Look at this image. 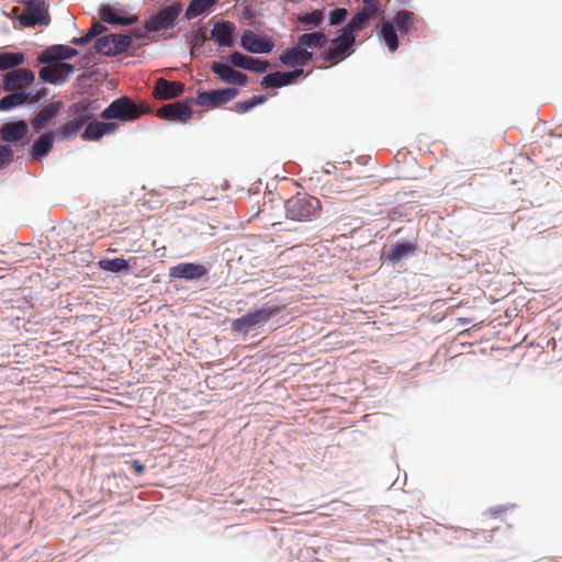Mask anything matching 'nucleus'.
I'll list each match as a JSON object with an SVG mask.
<instances>
[{
    "label": "nucleus",
    "instance_id": "nucleus-40",
    "mask_svg": "<svg viewBox=\"0 0 562 562\" xmlns=\"http://www.w3.org/2000/svg\"><path fill=\"white\" fill-rule=\"evenodd\" d=\"M279 70L277 71H272V72H269V74H266L261 80H260V85L265 88V89H270V88H273V89H279L280 88V81H279Z\"/></svg>",
    "mask_w": 562,
    "mask_h": 562
},
{
    "label": "nucleus",
    "instance_id": "nucleus-22",
    "mask_svg": "<svg viewBox=\"0 0 562 562\" xmlns=\"http://www.w3.org/2000/svg\"><path fill=\"white\" fill-rule=\"evenodd\" d=\"M119 124L109 120L98 121L95 117L88 120L81 128V137L85 140L95 142L103 136L113 134Z\"/></svg>",
    "mask_w": 562,
    "mask_h": 562
},
{
    "label": "nucleus",
    "instance_id": "nucleus-31",
    "mask_svg": "<svg viewBox=\"0 0 562 562\" xmlns=\"http://www.w3.org/2000/svg\"><path fill=\"white\" fill-rule=\"evenodd\" d=\"M376 36L384 44L390 53H395L400 47L398 34L393 30L391 24L376 26Z\"/></svg>",
    "mask_w": 562,
    "mask_h": 562
},
{
    "label": "nucleus",
    "instance_id": "nucleus-16",
    "mask_svg": "<svg viewBox=\"0 0 562 562\" xmlns=\"http://www.w3.org/2000/svg\"><path fill=\"white\" fill-rule=\"evenodd\" d=\"M98 13L104 23L112 25L131 26L138 21L137 15L128 14L119 3H102Z\"/></svg>",
    "mask_w": 562,
    "mask_h": 562
},
{
    "label": "nucleus",
    "instance_id": "nucleus-49",
    "mask_svg": "<svg viewBox=\"0 0 562 562\" xmlns=\"http://www.w3.org/2000/svg\"><path fill=\"white\" fill-rule=\"evenodd\" d=\"M81 59L85 64H89L91 61V57L89 54H85L81 56Z\"/></svg>",
    "mask_w": 562,
    "mask_h": 562
},
{
    "label": "nucleus",
    "instance_id": "nucleus-15",
    "mask_svg": "<svg viewBox=\"0 0 562 562\" xmlns=\"http://www.w3.org/2000/svg\"><path fill=\"white\" fill-rule=\"evenodd\" d=\"M193 98L188 97L182 101L162 105L158 109V115L172 123H187L193 116Z\"/></svg>",
    "mask_w": 562,
    "mask_h": 562
},
{
    "label": "nucleus",
    "instance_id": "nucleus-29",
    "mask_svg": "<svg viewBox=\"0 0 562 562\" xmlns=\"http://www.w3.org/2000/svg\"><path fill=\"white\" fill-rule=\"evenodd\" d=\"M333 48L325 49L322 53V58L325 61L338 63L349 57L356 49L355 44L347 42H336Z\"/></svg>",
    "mask_w": 562,
    "mask_h": 562
},
{
    "label": "nucleus",
    "instance_id": "nucleus-25",
    "mask_svg": "<svg viewBox=\"0 0 562 562\" xmlns=\"http://www.w3.org/2000/svg\"><path fill=\"white\" fill-rule=\"evenodd\" d=\"M177 21H172L166 12L158 9L157 13L146 19L142 25L144 32L156 33L160 31L173 30Z\"/></svg>",
    "mask_w": 562,
    "mask_h": 562
},
{
    "label": "nucleus",
    "instance_id": "nucleus-9",
    "mask_svg": "<svg viewBox=\"0 0 562 562\" xmlns=\"http://www.w3.org/2000/svg\"><path fill=\"white\" fill-rule=\"evenodd\" d=\"M133 37L124 33H110L98 37L93 43V50L102 56H117L128 49Z\"/></svg>",
    "mask_w": 562,
    "mask_h": 562
},
{
    "label": "nucleus",
    "instance_id": "nucleus-4",
    "mask_svg": "<svg viewBox=\"0 0 562 562\" xmlns=\"http://www.w3.org/2000/svg\"><path fill=\"white\" fill-rule=\"evenodd\" d=\"M79 55V50L67 44H53L46 46L37 54L36 63L43 66L38 70V78L42 82L43 71H48V76H56L65 61Z\"/></svg>",
    "mask_w": 562,
    "mask_h": 562
},
{
    "label": "nucleus",
    "instance_id": "nucleus-12",
    "mask_svg": "<svg viewBox=\"0 0 562 562\" xmlns=\"http://www.w3.org/2000/svg\"><path fill=\"white\" fill-rule=\"evenodd\" d=\"M64 106L65 104L60 100L52 101L41 106L40 111L30 119L31 126L34 128V132L38 133L42 130L53 131Z\"/></svg>",
    "mask_w": 562,
    "mask_h": 562
},
{
    "label": "nucleus",
    "instance_id": "nucleus-35",
    "mask_svg": "<svg viewBox=\"0 0 562 562\" xmlns=\"http://www.w3.org/2000/svg\"><path fill=\"white\" fill-rule=\"evenodd\" d=\"M325 21V10L324 9H312L310 11H306L302 14L300 19V23L305 29H313V27H323Z\"/></svg>",
    "mask_w": 562,
    "mask_h": 562
},
{
    "label": "nucleus",
    "instance_id": "nucleus-47",
    "mask_svg": "<svg viewBox=\"0 0 562 562\" xmlns=\"http://www.w3.org/2000/svg\"><path fill=\"white\" fill-rule=\"evenodd\" d=\"M506 508H507L506 506L499 505V506L491 508L490 512L492 514H499V513H503L504 510H506Z\"/></svg>",
    "mask_w": 562,
    "mask_h": 562
},
{
    "label": "nucleus",
    "instance_id": "nucleus-48",
    "mask_svg": "<svg viewBox=\"0 0 562 562\" xmlns=\"http://www.w3.org/2000/svg\"><path fill=\"white\" fill-rule=\"evenodd\" d=\"M460 324L462 325H469L471 323V319L470 318H467V317H461L458 319Z\"/></svg>",
    "mask_w": 562,
    "mask_h": 562
},
{
    "label": "nucleus",
    "instance_id": "nucleus-6",
    "mask_svg": "<svg viewBox=\"0 0 562 562\" xmlns=\"http://www.w3.org/2000/svg\"><path fill=\"white\" fill-rule=\"evenodd\" d=\"M210 265L199 261H181L169 268L168 282L205 283L209 280Z\"/></svg>",
    "mask_w": 562,
    "mask_h": 562
},
{
    "label": "nucleus",
    "instance_id": "nucleus-41",
    "mask_svg": "<svg viewBox=\"0 0 562 562\" xmlns=\"http://www.w3.org/2000/svg\"><path fill=\"white\" fill-rule=\"evenodd\" d=\"M108 31V27L101 22H94L89 29L85 31L88 40L92 42L98 37L102 36L104 32Z\"/></svg>",
    "mask_w": 562,
    "mask_h": 562
},
{
    "label": "nucleus",
    "instance_id": "nucleus-34",
    "mask_svg": "<svg viewBox=\"0 0 562 562\" xmlns=\"http://www.w3.org/2000/svg\"><path fill=\"white\" fill-rule=\"evenodd\" d=\"M304 45L313 50L314 48H324L331 40L323 31L306 32L299 35Z\"/></svg>",
    "mask_w": 562,
    "mask_h": 562
},
{
    "label": "nucleus",
    "instance_id": "nucleus-11",
    "mask_svg": "<svg viewBox=\"0 0 562 562\" xmlns=\"http://www.w3.org/2000/svg\"><path fill=\"white\" fill-rule=\"evenodd\" d=\"M420 251L417 239L400 238L390 245L383 262L390 267H397L404 260L417 256Z\"/></svg>",
    "mask_w": 562,
    "mask_h": 562
},
{
    "label": "nucleus",
    "instance_id": "nucleus-13",
    "mask_svg": "<svg viewBox=\"0 0 562 562\" xmlns=\"http://www.w3.org/2000/svg\"><path fill=\"white\" fill-rule=\"evenodd\" d=\"M31 128L30 120L12 119L0 126V137L4 143L24 148Z\"/></svg>",
    "mask_w": 562,
    "mask_h": 562
},
{
    "label": "nucleus",
    "instance_id": "nucleus-46",
    "mask_svg": "<svg viewBox=\"0 0 562 562\" xmlns=\"http://www.w3.org/2000/svg\"><path fill=\"white\" fill-rule=\"evenodd\" d=\"M90 43V41L88 40L86 33L83 32V34L81 36H78V37H72L70 40V44L71 46L75 45V46H86Z\"/></svg>",
    "mask_w": 562,
    "mask_h": 562
},
{
    "label": "nucleus",
    "instance_id": "nucleus-50",
    "mask_svg": "<svg viewBox=\"0 0 562 562\" xmlns=\"http://www.w3.org/2000/svg\"><path fill=\"white\" fill-rule=\"evenodd\" d=\"M549 345H551L553 348H555L557 347V339L555 338H551L549 340Z\"/></svg>",
    "mask_w": 562,
    "mask_h": 562
},
{
    "label": "nucleus",
    "instance_id": "nucleus-33",
    "mask_svg": "<svg viewBox=\"0 0 562 562\" xmlns=\"http://www.w3.org/2000/svg\"><path fill=\"white\" fill-rule=\"evenodd\" d=\"M220 0H191L184 12V19L190 21L209 12Z\"/></svg>",
    "mask_w": 562,
    "mask_h": 562
},
{
    "label": "nucleus",
    "instance_id": "nucleus-44",
    "mask_svg": "<svg viewBox=\"0 0 562 562\" xmlns=\"http://www.w3.org/2000/svg\"><path fill=\"white\" fill-rule=\"evenodd\" d=\"M12 161L11 149L4 145H0V170L8 167Z\"/></svg>",
    "mask_w": 562,
    "mask_h": 562
},
{
    "label": "nucleus",
    "instance_id": "nucleus-7",
    "mask_svg": "<svg viewBox=\"0 0 562 562\" xmlns=\"http://www.w3.org/2000/svg\"><path fill=\"white\" fill-rule=\"evenodd\" d=\"M142 114L143 110L126 95L114 99L101 112L104 120H117L121 123L133 122Z\"/></svg>",
    "mask_w": 562,
    "mask_h": 562
},
{
    "label": "nucleus",
    "instance_id": "nucleus-43",
    "mask_svg": "<svg viewBox=\"0 0 562 562\" xmlns=\"http://www.w3.org/2000/svg\"><path fill=\"white\" fill-rule=\"evenodd\" d=\"M30 92H31V95H30V98H27L29 105H35L48 95L49 90L45 87H42L35 91H30Z\"/></svg>",
    "mask_w": 562,
    "mask_h": 562
},
{
    "label": "nucleus",
    "instance_id": "nucleus-18",
    "mask_svg": "<svg viewBox=\"0 0 562 562\" xmlns=\"http://www.w3.org/2000/svg\"><path fill=\"white\" fill-rule=\"evenodd\" d=\"M210 36L217 46L232 48L238 40L237 27L233 22L220 19L211 29Z\"/></svg>",
    "mask_w": 562,
    "mask_h": 562
},
{
    "label": "nucleus",
    "instance_id": "nucleus-3",
    "mask_svg": "<svg viewBox=\"0 0 562 562\" xmlns=\"http://www.w3.org/2000/svg\"><path fill=\"white\" fill-rule=\"evenodd\" d=\"M285 217L294 222H310L319 216L321 201L306 192H297L283 201Z\"/></svg>",
    "mask_w": 562,
    "mask_h": 562
},
{
    "label": "nucleus",
    "instance_id": "nucleus-26",
    "mask_svg": "<svg viewBox=\"0 0 562 562\" xmlns=\"http://www.w3.org/2000/svg\"><path fill=\"white\" fill-rule=\"evenodd\" d=\"M386 24H391L397 34L408 35L415 27L414 13L408 10H397Z\"/></svg>",
    "mask_w": 562,
    "mask_h": 562
},
{
    "label": "nucleus",
    "instance_id": "nucleus-20",
    "mask_svg": "<svg viewBox=\"0 0 562 562\" xmlns=\"http://www.w3.org/2000/svg\"><path fill=\"white\" fill-rule=\"evenodd\" d=\"M137 257H103L98 261V267L104 272H111L120 277L132 274L137 266Z\"/></svg>",
    "mask_w": 562,
    "mask_h": 562
},
{
    "label": "nucleus",
    "instance_id": "nucleus-32",
    "mask_svg": "<svg viewBox=\"0 0 562 562\" xmlns=\"http://www.w3.org/2000/svg\"><path fill=\"white\" fill-rule=\"evenodd\" d=\"M25 61V55L21 50L0 49V71H12Z\"/></svg>",
    "mask_w": 562,
    "mask_h": 562
},
{
    "label": "nucleus",
    "instance_id": "nucleus-5",
    "mask_svg": "<svg viewBox=\"0 0 562 562\" xmlns=\"http://www.w3.org/2000/svg\"><path fill=\"white\" fill-rule=\"evenodd\" d=\"M100 108V100L90 98H81L68 106L65 123L70 130H72V135H75V137L88 120L95 117V112Z\"/></svg>",
    "mask_w": 562,
    "mask_h": 562
},
{
    "label": "nucleus",
    "instance_id": "nucleus-1",
    "mask_svg": "<svg viewBox=\"0 0 562 562\" xmlns=\"http://www.w3.org/2000/svg\"><path fill=\"white\" fill-rule=\"evenodd\" d=\"M286 305L278 299L269 300L260 306L249 308L240 317L232 321L231 329L239 335H248L250 331L265 326L270 319L280 315Z\"/></svg>",
    "mask_w": 562,
    "mask_h": 562
},
{
    "label": "nucleus",
    "instance_id": "nucleus-24",
    "mask_svg": "<svg viewBox=\"0 0 562 562\" xmlns=\"http://www.w3.org/2000/svg\"><path fill=\"white\" fill-rule=\"evenodd\" d=\"M35 81V72L29 68H15L3 77L4 89L11 91L15 88L31 86Z\"/></svg>",
    "mask_w": 562,
    "mask_h": 562
},
{
    "label": "nucleus",
    "instance_id": "nucleus-45",
    "mask_svg": "<svg viewBox=\"0 0 562 562\" xmlns=\"http://www.w3.org/2000/svg\"><path fill=\"white\" fill-rule=\"evenodd\" d=\"M125 464H128L137 476H142L145 471V464L138 459L126 460Z\"/></svg>",
    "mask_w": 562,
    "mask_h": 562
},
{
    "label": "nucleus",
    "instance_id": "nucleus-27",
    "mask_svg": "<svg viewBox=\"0 0 562 562\" xmlns=\"http://www.w3.org/2000/svg\"><path fill=\"white\" fill-rule=\"evenodd\" d=\"M184 91V86L180 81H169L159 78L156 83L155 93L158 99L169 100L181 95Z\"/></svg>",
    "mask_w": 562,
    "mask_h": 562
},
{
    "label": "nucleus",
    "instance_id": "nucleus-17",
    "mask_svg": "<svg viewBox=\"0 0 562 562\" xmlns=\"http://www.w3.org/2000/svg\"><path fill=\"white\" fill-rule=\"evenodd\" d=\"M240 46L250 54L262 55L270 54L274 48V43L267 35H259L250 29L240 33Z\"/></svg>",
    "mask_w": 562,
    "mask_h": 562
},
{
    "label": "nucleus",
    "instance_id": "nucleus-28",
    "mask_svg": "<svg viewBox=\"0 0 562 562\" xmlns=\"http://www.w3.org/2000/svg\"><path fill=\"white\" fill-rule=\"evenodd\" d=\"M31 92L29 90L12 91L0 98V111L8 112L20 106L29 105L27 98Z\"/></svg>",
    "mask_w": 562,
    "mask_h": 562
},
{
    "label": "nucleus",
    "instance_id": "nucleus-21",
    "mask_svg": "<svg viewBox=\"0 0 562 562\" xmlns=\"http://www.w3.org/2000/svg\"><path fill=\"white\" fill-rule=\"evenodd\" d=\"M210 69L225 83L245 87L248 82V77L229 66V63H226L224 57H222L221 61L211 63Z\"/></svg>",
    "mask_w": 562,
    "mask_h": 562
},
{
    "label": "nucleus",
    "instance_id": "nucleus-19",
    "mask_svg": "<svg viewBox=\"0 0 562 562\" xmlns=\"http://www.w3.org/2000/svg\"><path fill=\"white\" fill-rule=\"evenodd\" d=\"M224 59L236 68L257 74L265 72L270 67L268 59L248 56L239 50L231 52L228 55L224 56Z\"/></svg>",
    "mask_w": 562,
    "mask_h": 562
},
{
    "label": "nucleus",
    "instance_id": "nucleus-2",
    "mask_svg": "<svg viewBox=\"0 0 562 562\" xmlns=\"http://www.w3.org/2000/svg\"><path fill=\"white\" fill-rule=\"evenodd\" d=\"M74 138L72 130L66 123L53 131L42 130L35 133L34 128H31L25 147H27V155L31 159L42 161L52 153L55 142L63 143Z\"/></svg>",
    "mask_w": 562,
    "mask_h": 562
},
{
    "label": "nucleus",
    "instance_id": "nucleus-10",
    "mask_svg": "<svg viewBox=\"0 0 562 562\" xmlns=\"http://www.w3.org/2000/svg\"><path fill=\"white\" fill-rule=\"evenodd\" d=\"M240 93L237 87H225L218 89H199L193 102L196 105L210 106L213 109L221 108L235 99Z\"/></svg>",
    "mask_w": 562,
    "mask_h": 562
},
{
    "label": "nucleus",
    "instance_id": "nucleus-51",
    "mask_svg": "<svg viewBox=\"0 0 562 562\" xmlns=\"http://www.w3.org/2000/svg\"><path fill=\"white\" fill-rule=\"evenodd\" d=\"M560 342H562V335L560 336V338L558 339Z\"/></svg>",
    "mask_w": 562,
    "mask_h": 562
},
{
    "label": "nucleus",
    "instance_id": "nucleus-36",
    "mask_svg": "<svg viewBox=\"0 0 562 562\" xmlns=\"http://www.w3.org/2000/svg\"><path fill=\"white\" fill-rule=\"evenodd\" d=\"M267 94H255L245 100H238L234 103V111L240 114H245L258 105H261L268 100Z\"/></svg>",
    "mask_w": 562,
    "mask_h": 562
},
{
    "label": "nucleus",
    "instance_id": "nucleus-30",
    "mask_svg": "<svg viewBox=\"0 0 562 562\" xmlns=\"http://www.w3.org/2000/svg\"><path fill=\"white\" fill-rule=\"evenodd\" d=\"M76 70V66L67 60L64 63L61 69L57 72L56 76H48V71H43L42 82L53 86H61L70 79Z\"/></svg>",
    "mask_w": 562,
    "mask_h": 562
},
{
    "label": "nucleus",
    "instance_id": "nucleus-23",
    "mask_svg": "<svg viewBox=\"0 0 562 562\" xmlns=\"http://www.w3.org/2000/svg\"><path fill=\"white\" fill-rule=\"evenodd\" d=\"M367 26V22H364L361 16L355 14L340 27L337 32V36L331 40V43L347 42L356 45L359 32L364 30Z\"/></svg>",
    "mask_w": 562,
    "mask_h": 562
},
{
    "label": "nucleus",
    "instance_id": "nucleus-8",
    "mask_svg": "<svg viewBox=\"0 0 562 562\" xmlns=\"http://www.w3.org/2000/svg\"><path fill=\"white\" fill-rule=\"evenodd\" d=\"M24 12L20 14L18 22L22 29L48 26L50 15L45 0H24Z\"/></svg>",
    "mask_w": 562,
    "mask_h": 562
},
{
    "label": "nucleus",
    "instance_id": "nucleus-42",
    "mask_svg": "<svg viewBox=\"0 0 562 562\" xmlns=\"http://www.w3.org/2000/svg\"><path fill=\"white\" fill-rule=\"evenodd\" d=\"M159 9H161L164 12H166L168 14V16L172 20V21H176L177 20V16L181 13L182 11V3L181 2H172L171 4H164L161 5Z\"/></svg>",
    "mask_w": 562,
    "mask_h": 562
},
{
    "label": "nucleus",
    "instance_id": "nucleus-38",
    "mask_svg": "<svg viewBox=\"0 0 562 562\" xmlns=\"http://www.w3.org/2000/svg\"><path fill=\"white\" fill-rule=\"evenodd\" d=\"M348 10L342 7H335L329 10L328 13V22L331 26H338L345 23L347 16H348Z\"/></svg>",
    "mask_w": 562,
    "mask_h": 562
},
{
    "label": "nucleus",
    "instance_id": "nucleus-14",
    "mask_svg": "<svg viewBox=\"0 0 562 562\" xmlns=\"http://www.w3.org/2000/svg\"><path fill=\"white\" fill-rule=\"evenodd\" d=\"M314 52L310 50L297 36V41L279 55V61L288 67L303 68L314 58Z\"/></svg>",
    "mask_w": 562,
    "mask_h": 562
},
{
    "label": "nucleus",
    "instance_id": "nucleus-37",
    "mask_svg": "<svg viewBox=\"0 0 562 562\" xmlns=\"http://www.w3.org/2000/svg\"><path fill=\"white\" fill-rule=\"evenodd\" d=\"M364 5L357 9L356 14L361 16L367 25L369 26L371 16L379 11L380 3L379 0H374L373 2H363Z\"/></svg>",
    "mask_w": 562,
    "mask_h": 562
},
{
    "label": "nucleus",
    "instance_id": "nucleus-39",
    "mask_svg": "<svg viewBox=\"0 0 562 562\" xmlns=\"http://www.w3.org/2000/svg\"><path fill=\"white\" fill-rule=\"evenodd\" d=\"M303 74V68H293L292 70H279L280 88L292 85L294 80Z\"/></svg>",
    "mask_w": 562,
    "mask_h": 562
}]
</instances>
